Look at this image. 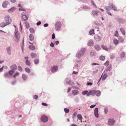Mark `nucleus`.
Listing matches in <instances>:
<instances>
[{"mask_svg": "<svg viewBox=\"0 0 126 126\" xmlns=\"http://www.w3.org/2000/svg\"><path fill=\"white\" fill-rule=\"evenodd\" d=\"M85 48L81 49V50L79 51L77 54V57L79 59L80 58L82 55H83V53L85 52Z\"/></svg>", "mask_w": 126, "mask_h": 126, "instance_id": "f257e3e1", "label": "nucleus"}, {"mask_svg": "<svg viewBox=\"0 0 126 126\" xmlns=\"http://www.w3.org/2000/svg\"><path fill=\"white\" fill-rule=\"evenodd\" d=\"M4 20L6 22L7 24L8 25L10 24L12 21V19L8 15H6L5 16L4 18Z\"/></svg>", "mask_w": 126, "mask_h": 126, "instance_id": "f03ea898", "label": "nucleus"}, {"mask_svg": "<svg viewBox=\"0 0 126 126\" xmlns=\"http://www.w3.org/2000/svg\"><path fill=\"white\" fill-rule=\"evenodd\" d=\"M61 25V23L60 21H58L56 23L55 28L56 31H58L60 30Z\"/></svg>", "mask_w": 126, "mask_h": 126, "instance_id": "7ed1b4c3", "label": "nucleus"}, {"mask_svg": "<svg viewBox=\"0 0 126 126\" xmlns=\"http://www.w3.org/2000/svg\"><path fill=\"white\" fill-rule=\"evenodd\" d=\"M41 120L42 122L45 123L48 121V118L45 115H43L41 117Z\"/></svg>", "mask_w": 126, "mask_h": 126, "instance_id": "20e7f679", "label": "nucleus"}, {"mask_svg": "<svg viewBox=\"0 0 126 126\" xmlns=\"http://www.w3.org/2000/svg\"><path fill=\"white\" fill-rule=\"evenodd\" d=\"M115 122V121L114 120L110 119L108 120V124L109 125L111 126L114 124Z\"/></svg>", "mask_w": 126, "mask_h": 126, "instance_id": "39448f33", "label": "nucleus"}, {"mask_svg": "<svg viewBox=\"0 0 126 126\" xmlns=\"http://www.w3.org/2000/svg\"><path fill=\"white\" fill-rule=\"evenodd\" d=\"M58 66H57L54 65L51 67V70L53 73L56 72L58 69Z\"/></svg>", "mask_w": 126, "mask_h": 126, "instance_id": "423d86ee", "label": "nucleus"}, {"mask_svg": "<svg viewBox=\"0 0 126 126\" xmlns=\"http://www.w3.org/2000/svg\"><path fill=\"white\" fill-rule=\"evenodd\" d=\"M25 59L26 60L25 63L28 66H30L31 65V63L30 61L28 60V57H26L25 58Z\"/></svg>", "mask_w": 126, "mask_h": 126, "instance_id": "0eeeda50", "label": "nucleus"}, {"mask_svg": "<svg viewBox=\"0 0 126 126\" xmlns=\"http://www.w3.org/2000/svg\"><path fill=\"white\" fill-rule=\"evenodd\" d=\"M9 4V3L8 1H5L2 4V7L4 8H6L7 5Z\"/></svg>", "mask_w": 126, "mask_h": 126, "instance_id": "6e6552de", "label": "nucleus"}, {"mask_svg": "<svg viewBox=\"0 0 126 126\" xmlns=\"http://www.w3.org/2000/svg\"><path fill=\"white\" fill-rule=\"evenodd\" d=\"M98 108H95L94 110V114L95 116L97 118L98 117Z\"/></svg>", "mask_w": 126, "mask_h": 126, "instance_id": "1a4fd4ad", "label": "nucleus"}, {"mask_svg": "<svg viewBox=\"0 0 126 126\" xmlns=\"http://www.w3.org/2000/svg\"><path fill=\"white\" fill-rule=\"evenodd\" d=\"M21 18L23 21H26L28 20V17L26 15H23L22 16Z\"/></svg>", "mask_w": 126, "mask_h": 126, "instance_id": "9d476101", "label": "nucleus"}, {"mask_svg": "<svg viewBox=\"0 0 126 126\" xmlns=\"http://www.w3.org/2000/svg\"><path fill=\"white\" fill-rule=\"evenodd\" d=\"M72 93L74 95H75L79 94V92L78 90H74L72 91Z\"/></svg>", "mask_w": 126, "mask_h": 126, "instance_id": "9b49d317", "label": "nucleus"}, {"mask_svg": "<svg viewBox=\"0 0 126 126\" xmlns=\"http://www.w3.org/2000/svg\"><path fill=\"white\" fill-rule=\"evenodd\" d=\"M110 7L111 8H112L111 9H113L114 11H117V8L115 6H114L111 3L110 4Z\"/></svg>", "mask_w": 126, "mask_h": 126, "instance_id": "f8f14e48", "label": "nucleus"}, {"mask_svg": "<svg viewBox=\"0 0 126 126\" xmlns=\"http://www.w3.org/2000/svg\"><path fill=\"white\" fill-rule=\"evenodd\" d=\"M17 66L15 64H14L10 66L11 68L13 70H16L17 69Z\"/></svg>", "mask_w": 126, "mask_h": 126, "instance_id": "ddd939ff", "label": "nucleus"}, {"mask_svg": "<svg viewBox=\"0 0 126 126\" xmlns=\"http://www.w3.org/2000/svg\"><path fill=\"white\" fill-rule=\"evenodd\" d=\"M107 77V75L106 74H104L103 75L102 74L100 79V80L101 79V78L102 79V80H105Z\"/></svg>", "mask_w": 126, "mask_h": 126, "instance_id": "4468645a", "label": "nucleus"}, {"mask_svg": "<svg viewBox=\"0 0 126 126\" xmlns=\"http://www.w3.org/2000/svg\"><path fill=\"white\" fill-rule=\"evenodd\" d=\"M92 15L94 16H97L98 15V12L97 11L93 10L92 12Z\"/></svg>", "mask_w": 126, "mask_h": 126, "instance_id": "2eb2a0df", "label": "nucleus"}, {"mask_svg": "<svg viewBox=\"0 0 126 126\" xmlns=\"http://www.w3.org/2000/svg\"><path fill=\"white\" fill-rule=\"evenodd\" d=\"M94 42L93 41L91 40H89L88 43V45L89 46H92L93 45Z\"/></svg>", "mask_w": 126, "mask_h": 126, "instance_id": "dca6fc26", "label": "nucleus"}, {"mask_svg": "<svg viewBox=\"0 0 126 126\" xmlns=\"http://www.w3.org/2000/svg\"><path fill=\"white\" fill-rule=\"evenodd\" d=\"M105 9L107 10L106 12L110 16H111L112 15L111 13L109 11V7H105Z\"/></svg>", "mask_w": 126, "mask_h": 126, "instance_id": "f3484780", "label": "nucleus"}, {"mask_svg": "<svg viewBox=\"0 0 126 126\" xmlns=\"http://www.w3.org/2000/svg\"><path fill=\"white\" fill-rule=\"evenodd\" d=\"M31 56L32 58H36L37 57L36 54L32 52L31 53Z\"/></svg>", "mask_w": 126, "mask_h": 126, "instance_id": "a211bd4d", "label": "nucleus"}, {"mask_svg": "<svg viewBox=\"0 0 126 126\" xmlns=\"http://www.w3.org/2000/svg\"><path fill=\"white\" fill-rule=\"evenodd\" d=\"M16 9V8L15 7H12L11 8L9 9L8 12L9 13L13 12Z\"/></svg>", "mask_w": 126, "mask_h": 126, "instance_id": "6ab92c4d", "label": "nucleus"}, {"mask_svg": "<svg viewBox=\"0 0 126 126\" xmlns=\"http://www.w3.org/2000/svg\"><path fill=\"white\" fill-rule=\"evenodd\" d=\"M30 40L31 41H33L34 40V37L33 35L32 34H31L29 36Z\"/></svg>", "mask_w": 126, "mask_h": 126, "instance_id": "aec40b11", "label": "nucleus"}, {"mask_svg": "<svg viewBox=\"0 0 126 126\" xmlns=\"http://www.w3.org/2000/svg\"><path fill=\"white\" fill-rule=\"evenodd\" d=\"M7 25L8 24H7L6 22L5 23L4 22H3L0 23V26L2 27H4Z\"/></svg>", "mask_w": 126, "mask_h": 126, "instance_id": "412c9836", "label": "nucleus"}, {"mask_svg": "<svg viewBox=\"0 0 126 126\" xmlns=\"http://www.w3.org/2000/svg\"><path fill=\"white\" fill-rule=\"evenodd\" d=\"M113 41L115 45H117L119 42V40L115 39L113 40Z\"/></svg>", "mask_w": 126, "mask_h": 126, "instance_id": "4be33fe9", "label": "nucleus"}, {"mask_svg": "<svg viewBox=\"0 0 126 126\" xmlns=\"http://www.w3.org/2000/svg\"><path fill=\"white\" fill-rule=\"evenodd\" d=\"M94 38L95 40H96V41H100L101 40L100 37L97 36V35H95L94 37Z\"/></svg>", "mask_w": 126, "mask_h": 126, "instance_id": "5701e85b", "label": "nucleus"}, {"mask_svg": "<svg viewBox=\"0 0 126 126\" xmlns=\"http://www.w3.org/2000/svg\"><path fill=\"white\" fill-rule=\"evenodd\" d=\"M95 95H96L97 96H99L101 92L99 91L95 90Z\"/></svg>", "mask_w": 126, "mask_h": 126, "instance_id": "b1692460", "label": "nucleus"}, {"mask_svg": "<svg viewBox=\"0 0 126 126\" xmlns=\"http://www.w3.org/2000/svg\"><path fill=\"white\" fill-rule=\"evenodd\" d=\"M77 117V118L80 120H82V116L80 114H78Z\"/></svg>", "mask_w": 126, "mask_h": 126, "instance_id": "393cba45", "label": "nucleus"}, {"mask_svg": "<svg viewBox=\"0 0 126 126\" xmlns=\"http://www.w3.org/2000/svg\"><path fill=\"white\" fill-rule=\"evenodd\" d=\"M29 47V48L32 50H33L35 49V47L33 45H30Z\"/></svg>", "mask_w": 126, "mask_h": 126, "instance_id": "a878e982", "label": "nucleus"}, {"mask_svg": "<svg viewBox=\"0 0 126 126\" xmlns=\"http://www.w3.org/2000/svg\"><path fill=\"white\" fill-rule=\"evenodd\" d=\"M100 60L102 61H104L105 60V56H104L101 55L99 57Z\"/></svg>", "mask_w": 126, "mask_h": 126, "instance_id": "bb28decb", "label": "nucleus"}, {"mask_svg": "<svg viewBox=\"0 0 126 126\" xmlns=\"http://www.w3.org/2000/svg\"><path fill=\"white\" fill-rule=\"evenodd\" d=\"M6 50L7 52L9 54V55L10 54L11 51L10 50V47H9L6 48Z\"/></svg>", "mask_w": 126, "mask_h": 126, "instance_id": "cd10ccee", "label": "nucleus"}, {"mask_svg": "<svg viewBox=\"0 0 126 126\" xmlns=\"http://www.w3.org/2000/svg\"><path fill=\"white\" fill-rule=\"evenodd\" d=\"M22 77L24 80H26L27 78V76L25 74H23L22 75Z\"/></svg>", "mask_w": 126, "mask_h": 126, "instance_id": "c85d7f7f", "label": "nucleus"}, {"mask_svg": "<svg viewBox=\"0 0 126 126\" xmlns=\"http://www.w3.org/2000/svg\"><path fill=\"white\" fill-rule=\"evenodd\" d=\"M120 31L123 35H125V32L123 28H121L120 29Z\"/></svg>", "mask_w": 126, "mask_h": 126, "instance_id": "c756f323", "label": "nucleus"}, {"mask_svg": "<svg viewBox=\"0 0 126 126\" xmlns=\"http://www.w3.org/2000/svg\"><path fill=\"white\" fill-rule=\"evenodd\" d=\"M94 29H92L89 32L90 35H92L93 34H94Z\"/></svg>", "mask_w": 126, "mask_h": 126, "instance_id": "7c9ffc66", "label": "nucleus"}, {"mask_svg": "<svg viewBox=\"0 0 126 126\" xmlns=\"http://www.w3.org/2000/svg\"><path fill=\"white\" fill-rule=\"evenodd\" d=\"M120 57L121 58H123L125 57V53L124 52H122L120 54Z\"/></svg>", "mask_w": 126, "mask_h": 126, "instance_id": "2f4dec72", "label": "nucleus"}, {"mask_svg": "<svg viewBox=\"0 0 126 126\" xmlns=\"http://www.w3.org/2000/svg\"><path fill=\"white\" fill-rule=\"evenodd\" d=\"M15 37L17 39H18L19 37V36L17 34V33L16 31L15 32Z\"/></svg>", "mask_w": 126, "mask_h": 126, "instance_id": "473e14b6", "label": "nucleus"}, {"mask_svg": "<svg viewBox=\"0 0 126 126\" xmlns=\"http://www.w3.org/2000/svg\"><path fill=\"white\" fill-rule=\"evenodd\" d=\"M95 48L96 49H97V50H99L101 48L98 45L95 46Z\"/></svg>", "mask_w": 126, "mask_h": 126, "instance_id": "72a5a7b5", "label": "nucleus"}, {"mask_svg": "<svg viewBox=\"0 0 126 126\" xmlns=\"http://www.w3.org/2000/svg\"><path fill=\"white\" fill-rule=\"evenodd\" d=\"M83 8L84 9H90L89 7H87L86 6H83Z\"/></svg>", "mask_w": 126, "mask_h": 126, "instance_id": "f704fd0d", "label": "nucleus"}, {"mask_svg": "<svg viewBox=\"0 0 126 126\" xmlns=\"http://www.w3.org/2000/svg\"><path fill=\"white\" fill-rule=\"evenodd\" d=\"M34 63L35 64H37L39 63V60L38 59H36L34 60Z\"/></svg>", "mask_w": 126, "mask_h": 126, "instance_id": "c9c22d12", "label": "nucleus"}, {"mask_svg": "<svg viewBox=\"0 0 126 126\" xmlns=\"http://www.w3.org/2000/svg\"><path fill=\"white\" fill-rule=\"evenodd\" d=\"M19 73L18 72L16 73L14 75L13 77L14 78H16V76H17L19 75Z\"/></svg>", "mask_w": 126, "mask_h": 126, "instance_id": "e433bc0d", "label": "nucleus"}, {"mask_svg": "<svg viewBox=\"0 0 126 126\" xmlns=\"http://www.w3.org/2000/svg\"><path fill=\"white\" fill-rule=\"evenodd\" d=\"M25 70L26 72L28 73H30L31 71V70L28 67H26L25 68Z\"/></svg>", "mask_w": 126, "mask_h": 126, "instance_id": "4c0bfd02", "label": "nucleus"}, {"mask_svg": "<svg viewBox=\"0 0 126 126\" xmlns=\"http://www.w3.org/2000/svg\"><path fill=\"white\" fill-rule=\"evenodd\" d=\"M104 49L107 50H108V48L106 46L102 45L101 46Z\"/></svg>", "mask_w": 126, "mask_h": 126, "instance_id": "58836bf2", "label": "nucleus"}, {"mask_svg": "<svg viewBox=\"0 0 126 126\" xmlns=\"http://www.w3.org/2000/svg\"><path fill=\"white\" fill-rule=\"evenodd\" d=\"M14 72V71L13 70H10L9 72V74L10 75H12Z\"/></svg>", "mask_w": 126, "mask_h": 126, "instance_id": "ea45409f", "label": "nucleus"}, {"mask_svg": "<svg viewBox=\"0 0 126 126\" xmlns=\"http://www.w3.org/2000/svg\"><path fill=\"white\" fill-rule=\"evenodd\" d=\"M30 32L32 33H33L34 32V29L33 28H30L29 29Z\"/></svg>", "mask_w": 126, "mask_h": 126, "instance_id": "a19ab883", "label": "nucleus"}, {"mask_svg": "<svg viewBox=\"0 0 126 126\" xmlns=\"http://www.w3.org/2000/svg\"><path fill=\"white\" fill-rule=\"evenodd\" d=\"M120 41L121 42H123L124 41L123 38L121 37H120L119 38Z\"/></svg>", "mask_w": 126, "mask_h": 126, "instance_id": "79ce46f5", "label": "nucleus"}, {"mask_svg": "<svg viewBox=\"0 0 126 126\" xmlns=\"http://www.w3.org/2000/svg\"><path fill=\"white\" fill-rule=\"evenodd\" d=\"M109 61H107L104 64V65L105 66H108L109 64Z\"/></svg>", "mask_w": 126, "mask_h": 126, "instance_id": "37998d69", "label": "nucleus"}, {"mask_svg": "<svg viewBox=\"0 0 126 126\" xmlns=\"http://www.w3.org/2000/svg\"><path fill=\"white\" fill-rule=\"evenodd\" d=\"M95 52L94 51L91 52L90 55L91 56H94L95 55Z\"/></svg>", "mask_w": 126, "mask_h": 126, "instance_id": "c03bdc74", "label": "nucleus"}, {"mask_svg": "<svg viewBox=\"0 0 126 126\" xmlns=\"http://www.w3.org/2000/svg\"><path fill=\"white\" fill-rule=\"evenodd\" d=\"M95 90H93V91H92V92H91V95L93 96H94L95 95Z\"/></svg>", "mask_w": 126, "mask_h": 126, "instance_id": "a18cd8bd", "label": "nucleus"}, {"mask_svg": "<svg viewBox=\"0 0 126 126\" xmlns=\"http://www.w3.org/2000/svg\"><path fill=\"white\" fill-rule=\"evenodd\" d=\"M91 3L93 5L95 8H97V6L95 5V4L94 3L93 1L92 0H91Z\"/></svg>", "mask_w": 126, "mask_h": 126, "instance_id": "49530a36", "label": "nucleus"}, {"mask_svg": "<svg viewBox=\"0 0 126 126\" xmlns=\"http://www.w3.org/2000/svg\"><path fill=\"white\" fill-rule=\"evenodd\" d=\"M18 70L20 72H21L22 70V67L20 66H18Z\"/></svg>", "mask_w": 126, "mask_h": 126, "instance_id": "de8ad7c7", "label": "nucleus"}, {"mask_svg": "<svg viewBox=\"0 0 126 126\" xmlns=\"http://www.w3.org/2000/svg\"><path fill=\"white\" fill-rule=\"evenodd\" d=\"M105 113L106 114L108 112V109L107 108H105L104 109Z\"/></svg>", "mask_w": 126, "mask_h": 126, "instance_id": "09e8293b", "label": "nucleus"}, {"mask_svg": "<svg viewBox=\"0 0 126 126\" xmlns=\"http://www.w3.org/2000/svg\"><path fill=\"white\" fill-rule=\"evenodd\" d=\"M88 92V91H83L82 93V94L83 95H85L86 94H87V93Z\"/></svg>", "mask_w": 126, "mask_h": 126, "instance_id": "8fccbe9b", "label": "nucleus"}, {"mask_svg": "<svg viewBox=\"0 0 126 126\" xmlns=\"http://www.w3.org/2000/svg\"><path fill=\"white\" fill-rule=\"evenodd\" d=\"M33 97L34 99H37L38 98V97L37 95H33Z\"/></svg>", "mask_w": 126, "mask_h": 126, "instance_id": "3c124183", "label": "nucleus"}, {"mask_svg": "<svg viewBox=\"0 0 126 126\" xmlns=\"http://www.w3.org/2000/svg\"><path fill=\"white\" fill-rule=\"evenodd\" d=\"M64 111L66 113H68L69 111V110L68 109L65 108L64 109Z\"/></svg>", "mask_w": 126, "mask_h": 126, "instance_id": "603ef678", "label": "nucleus"}, {"mask_svg": "<svg viewBox=\"0 0 126 126\" xmlns=\"http://www.w3.org/2000/svg\"><path fill=\"white\" fill-rule=\"evenodd\" d=\"M91 92H92V91H89L87 93L86 95L87 96H88L91 95Z\"/></svg>", "mask_w": 126, "mask_h": 126, "instance_id": "864d4df0", "label": "nucleus"}, {"mask_svg": "<svg viewBox=\"0 0 126 126\" xmlns=\"http://www.w3.org/2000/svg\"><path fill=\"white\" fill-rule=\"evenodd\" d=\"M19 10L23 11H26L25 9L23 7H22L19 9Z\"/></svg>", "mask_w": 126, "mask_h": 126, "instance_id": "5fc2aeb1", "label": "nucleus"}, {"mask_svg": "<svg viewBox=\"0 0 126 126\" xmlns=\"http://www.w3.org/2000/svg\"><path fill=\"white\" fill-rule=\"evenodd\" d=\"M114 35L118 37V32L117 31H116L115 32V34Z\"/></svg>", "mask_w": 126, "mask_h": 126, "instance_id": "6e6d98bb", "label": "nucleus"}, {"mask_svg": "<svg viewBox=\"0 0 126 126\" xmlns=\"http://www.w3.org/2000/svg\"><path fill=\"white\" fill-rule=\"evenodd\" d=\"M8 74L7 73H5L4 75V77H8Z\"/></svg>", "mask_w": 126, "mask_h": 126, "instance_id": "4d7b16f0", "label": "nucleus"}, {"mask_svg": "<svg viewBox=\"0 0 126 126\" xmlns=\"http://www.w3.org/2000/svg\"><path fill=\"white\" fill-rule=\"evenodd\" d=\"M68 83L69 84H71V85H74V84H75L73 82H72L71 81H69V82H68Z\"/></svg>", "mask_w": 126, "mask_h": 126, "instance_id": "13d9d810", "label": "nucleus"}, {"mask_svg": "<svg viewBox=\"0 0 126 126\" xmlns=\"http://www.w3.org/2000/svg\"><path fill=\"white\" fill-rule=\"evenodd\" d=\"M42 105H44V106H47V104L45 103H42Z\"/></svg>", "mask_w": 126, "mask_h": 126, "instance_id": "bf43d9fd", "label": "nucleus"}, {"mask_svg": "<svg viewBox=\"0 0 126 126\" xmlns=\"http://www.w3.org/2000/svg\"><path fill=\"white\" fill-rule=\"evenodd\" d=\"M93 84V83H92L91 82H88L87 83V85L88 86V85H92Z\"/></svg>", "mask_w": 126, "mask_h": 126, "instance_id": "052dcab7", "label": "nucleus"}, {"mask_svg": "<svg viewBox=\"0 0 126 126\" xmlns=\"http://www.w3.org/2000/svg\"><path fill=\"white\" fill-rule=\"evenodd\" d=\"M50 45V46L52 47H53L54 46V44H53V43L52 42L51 43Z\"/></svg>", "mask_w": 126, "mask_h": 126, "instance_id": "680f3d73", "label": "nucleus"}, {"mask_svg": "<svg viewBox=\"0 0 126 126\" xmlns=\"http://www.w3.org/2000/svg\"><path fill=\"white\" fill-rule=\"evenodd\" d=\"M52 36V38L53 39H54L55 38V34L54 33H53Z\"/></svg>", "mask_w": 126, "mask_h": 126, "instance_id": "e2e57ef3", "label": "nucleus"}, {"mask_svg": "<svg viewBox=\"0 0 126 126\" xmlns=\"http://www.w3.org/2000/svg\"><path fill=\"white\" fill-rule=\"evenodd\" d=\"M10 1L13 3H14L16 1V0H10Z\"/></svg>", "mask_w": 126, "mask_h": 126, "instance_id": "0e129e2a", "label": "nucleus"}, {"mask_svg": "<svg viewBox=\"0 0 126 126\" xmlns=\"http://www.w3.org/2000/svg\"><path fill=\"white\" fill-rule=\"evenodd\" d=\"M41 22L40 21H39V22H37L36 23V25L37 26H38L39 25H40V24H41Z\"/></svg>", "mask_w": 126, "mask_h": 126, "instance_id": "69168bd1", "label": "nucleus"}, {"mask_svg": "<svg viewBox=\"0 0 126 126\" xmlns=\"http://www.w3.org/2000/svg\"><path fill=\"white\" fill-rule=\"evenodd\" d=\"M98 70H96V71H93V74H95L98 71Z\"/></svg>", "mask_w": 126, "mask_h": 126, "instance_id": "338daca9", "label": "nucleus"}, {"mask_svg": "<svg viewBox=\"0 0 126 126\" xmlns=\"http://www.w3.org/2000/svg\"><path fill=\"white\" fill-rule=\"evenodd\" d=\"M110 67H108L106 69V70L107 71H110Z\"/></svg>", "mask_w": 126, "mask_h": 126, "instance_id": "774afa93", "label": "nucleus"}]
</instances>
